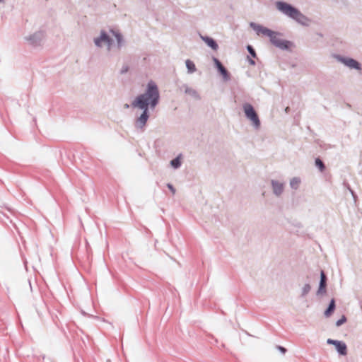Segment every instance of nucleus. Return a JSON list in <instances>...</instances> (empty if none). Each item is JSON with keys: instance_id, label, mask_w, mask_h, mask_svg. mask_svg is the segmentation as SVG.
Segmentation results:
<instances>
[{"instance_id": "393cba45", "label": "nucleus", "mask_w": 362, "mask_h": 362, "mask_svg": "<svg viewBox=\"0 0 362 362\" xmlns=\"http://www.w3.org/2000/svg\"><path fill=\"white\" fill-rule=\"evenodd\" d=\"M128 71V67L127 66H123L121 69V74H125L127 73Z\"/></svg>"}, {"instance_id": "39448f33", "label": "nucleus", "mask_w": 362, "mask_h": 362, "mask_svg": "<svg viewBox=\"0 0 362 362\" xmlns=\"http://www.w3.org/2000/svg\"><path fill=\"white\" fill-rule=\"evenodd\" d=\"M45 37V33L42 30H38L33 33H28L23 36L24 42L29 46L37 47L42 45Z\"/></svg>"}, {"instance_id": "aec40b11", "label": "nucleus", "mask_w": 362, "mask_h": 362, "mask_svg": "<svg viewBox=\"0 0 362 362\" xmlns=\"http://www.w3.org/2000/svg\"><path fill=\"white\" fill-rule=\"evenodd\" d=\"M247 49L252 57H256L255 51L251 45H247Z\"/></svg>"}, {"instance_id": "4be33fe9", "label": "nucleus", "mask_w": 362, "mask_h": 362, "mask_svg": "<svg viewBox=\"0 0 362 362\" xmlns=\"http://www.w3.org/2000/svg\"><path fill=\"white\" fill-rule=\"evenodd\" d=\"M167 187L171 191V192L174 194H175L176 192V190L174 188V187L171 185V184H168L167 185Z\"/></svg>"}, {"instance_id": "6ab92c4d", "label": "nucleus", "mask_w": 362, "mask_h": 362, "mask_svg": "<svg viewBox=\"0 0 362 362\" xmlns=\"http://www.w3.org/2000/svg\"><path fill=\"white\" fill-rule=\"evenodd\" d=\"M315 165L320 169L321 172L325 170V165L320 158H317L315 160Z\"/></svg>"}, {"instance_id": "f8f14e48", "label": "nucleus", "mask_w": 362, "mask_h": 362, "mask_svg": "<svg viewBox=\"0 0 362 362\" xmlns=\"http://www.w3.org/2000/svg\"><path fill=\"white\" fill-rule=\"evenodd\" d=\"M201 39L213 50L216 51L218 49V46L216 42L211 37L208 36H200Z\"/></svg>"}, {"instance_id": "c756f323", "label": "nucleus", "mask_w": 362, "mask_h": 362, "mask_svg": "<svg viewBox=\"0 0 362 362\" xmlns=\"http://www.w3.org/2000/svg\"><path fill=\"white\" fill-rule=\"evenodd\" d=\"M2 2H4V0H0V3H2Z\"/></svg>"}, {"instance_id": "9d476101", "label": "nucleus", "mask_w": 362, "mask_h": 362, "mask_svg": "<svg viewBox=\"0 0 362 362\" xmlns=\"http://www.w3.org/2000/svg\"><path fill=\"white\" fill-rule=\"evenodd\" d=\"M271 187L273 194L276 197H280L284 192L285 183L277 180H272Z\"/></svg>"}, {"instance_id": "bb28decb", "label": "nucleus", "mask_w": 362, "mask_h": 362, "mask_svg": "<svg viewBox=\"0 0 362 362\" xmlns=\"http://www.w3.org/2000/svg\"><path fill=\"white\" fill-rule=\"evenodd\" d=\"M279 350H280L282 353H284L285 349H284V348L280 347V348H279Z\"/></svg>"}, {"instance_id": "423d86ee", "label": "nucleus", "mask_w": 362, "mask_h": 362, "mask_svg": "<svg viewBox=\"0 0 362 362\" xmlns=\"http://www.w3.org/2000/svg\"><path fill=\"white\" fill-rule=\"evenodd\" d=\"M282 34L279 32L273 31L269 37L270 42L276 47L281 50H288L293 46L292 42L281 38Z\"/></svg>"}, {"instance_id": "20e7f679", "label": "nucleus", "mask_w": 362, "mask_h": 362, "mask_svg": "<svg viewBox=\"0 0 362 362\" xmlns=\"http://www.w3.org/2000/svg\"><path fill=\"white\" fill-rule=\"evenodd\" d=\"M243 110L245 117L250 122L252 128L255 130H259L261 127V122L253 106L248 103H245L243 105Z\"/></svg>"}, {"instance_id": "ddd939ff", "label": "nucleus", "mask_w": 362, "mask_h": 362, "mask_svg": "<svg viewBox=\"0 0 362 362\" xmlns=\"http://www.w3.org/2000/svg\"><path fill=\"white\" fill-rule=\"evenodd\" d=\"M184 88H185V93L186 94L189 95L193 99L197 100L201 99L199 93L195 89H194L187 85H185Z\"/></svg>"}, {"instance_id": "6e6552de", "label": "nucleus", "mask_w": 362, "mask_h": 362, "mask_svg": "<svg viewBox=\"0 0 362 362\" xmlns=\"http://www.w3.org/2000/svg\"><path fill=\"white\" fill-rule=\"evenodd\" d=\"M250 27L256 33L257 35H263L269 37L274 30L264 27L262 25L257 24L254 22L250 23Z\"/></svg>"}, {"instance_id": "4468645a", "label": "nucleus", "mask_w": 362, "mask_h": 362, "mask_svg": "<svg viewBox=\"0 0 362 362\" xmlns=\"http://www.w3.org/2000/svg\"><path fill=\"white\" fill-rule=\"evenodd\" d=\"M326 276L323 272H321L320 274V282L319 288L317 291V295H322L325 294L326 292Z\"/></svg>"}, {"instance_id": "7ed1b4c3", "label": "nucleus", "mask_w": 362, "mask_h": 362, "mask_svg": "<svg viewBox=\"0 0 362 362\" xmlns=\"http://www.w3.org/2000/svg\"><path fill=\"white\" fill-rule=\"evenodd\" d=\"M276 8L284 16L295 21L300 25L308 27L311 20L293 5L282 1L275 3Z\"/></svg>"}, {"instance_id": "0eeeda50", "label": "nucleus", "mask_w": 362, "mask_h": 362, "mask_svg": "<svg viewBox=\"0 0 362 362\" xmlns=\"http://www.w3.org/2000/svg\"><path fill=\"white\" fill-rule=\"evenodd\" d=\"M336 60L349 68V69H354L357 71H361L362 66L360 62L357 60L347 57H343L341 55H336L334 57Z\"/></svg>"}, {"instance_id": "9b49d317", "label": "nucleus", "mask_w": 362, "mask_h": 362, "mask_svg": "<svg viewBox=\"0 0 362 362\" xmlns=\"http://www.w3.org/2000/svg\"><path fill=\"white\" fill-rule=\"evenodd\" d=\"M213 62L214 65L217 68L218 71L220 72L221 75L223 77V79L225 81H228L230 80V75L227 69L223 66L221 62L216 57H213Z\"/></svg>"}, {"instance_id": "dca6fc26", "label": "nucleus", "mask_w": 362, "mask_h": 362, "mask_svg": "<svg viewBox=\"0 0 362 362\" xmlns=\"http://www.w3.org/2000/svg\"><path fill=\"white\" fill-rule=\"evenodd\" d=\"M300 183H301V180L300 177H293L290 180L289 185L291 189H298Z\"/></svg>"}, {"instance_id": "412c9836", "label": "nucleus", "mask_w": 362, "mask_h": 362, "mask_svg": "<svg viewBox=\"0 0 362 362\" xmlns=\"http://www.w3.org/2000/svg\"><path fill=\"white\" fill-rule=\"evenodd\" d=\"M346 319L344 316H342L339 320L337 321L336 325L339 327L346 322Z\"/></svg>"}, {"instance_id": "2eb2a0df", "label": "nucleus", "mask_w": 362, "mask_h": 362, "mask_svg": "<svg viewBox=\"0 0 362 362\" xmlns=\"http://www.w3.org/2000/svg\"><path fill=\"white\" fill-rule=\"evenodd\" d=\"M182 163V156L181 154L178 155L175 158L173 159L170 162V166L175 169H179Z\"/></svg>"}, {"instance_id": "c85d7f7f", "label": "nucleus", "mask_w": 362, "mask_h": 362, "mask_svg": "<svg viewBox=\"0 0 362 362\" xmlns=\"http://www.w3.org/2000/svg\"><path fill=\"white\" fill-rule=\"evenodd\" d=\"M288 109H289V107H287L285 109L286 112H288Z\"/></svg>"}, {"instance_id": "f257e3e1", "label": "nucleus", "mask_w": 362, "mask_h": 362, "mask_svg": "<svg viewBox=\"0 0 362 362\" xmlns=\"http://www.w3.org/2000/svg\"><path fill=\"white\" fill-rule=\"evenodd\" d=\"M160 100V92L158 85L153 80L148 81L145 91L139 95L132 101V107L142 110L139 116L136 118L135 127L139 129H144L149 118L148 109L153 110Z\"/></svg>"}, {"instance_id": "1a4fd4ad", "label": "nucleus", "mask_w": 362, "mask_h": 362, "mask_svg": "<svg viewBox=\"0 0 362 362\" xmlns=\"http://www.w3.org/2000/svg\"><path fill=\"white\" fill-rule=\"evenodd\" d=\"M327 342L329 344L333 345L339 354L341 356H346L347 354V346L344 342L330 339H327Z\"/></svg>"}, {"instance_id": "5701e85b", "label": "nucleus", "mask_w": 362, "mask_h": 362, "mask_svg": "<svg viewBox=\"0 0 362 362\" xmlns=\"http://www.w3.org/2000/svg\"><path fill=\"white\" fill-rule=\"evenodd\" d=\"M349 190L351 194L352 195L354 202H356L357 196L356 195L354 192L351 188L349 187Z\"/></svg>"}, {"instance_id": "cd10ccee", "label": "nucleus", "mask_w": 362, "mask_h": 362, "mask_svg": "<svg viewBox=\"0 0 362 362\" xmlns=\"http://www.w3.org/2000/svg\"><path fill=\"white\" fill-rule=\"evenodd\" d=\"M124 107H125V108H129V105L128 104H125V105H124Z\"/></svg>"}, {"instance_id": "a211bd4d", "label": "nucleus", "mask_w": 362, "mask_h": 362, "mask_svg": "<svg viewBox=\"0 0 362 362\" xmlns=\"http://www.w3.org/2000/svg\"><path fill=\"white\" fill-rule=\"evenodd\" d=\"M334 308H335V303H334V300L332 299L331 301H330V303H329V305L328 307V308L327 309V310L325 312V315L328 317L330 315V314L333 312V310H334Z\"/></svg>"}, {"instance_id": "f3484780", "label": "nucleus", "mask_w": 362, "mask_h": 362, "mask_svg": "<svg viewBox=\"0 0 362 362\" xmlns=\"http://www.w3.org/2000/svg\"><path fill=\"white\" fill-rule=\"evenodd\" d=\"M185 65L187 69V74H192L197 71L196 66L192 60L187 59L185 61Z\"/></svg>"}, {"instance_id": "b1692460", "label": "nucleus", "mask_w": 362, "mask_h": 362, "mask_svg": "<svg viewBox=\"0 0 362 362\" xmlns=\"http://www.w3.org/2000/svg\"><path fill=\"white\" fill-rule=\"evenodd\" d=\"M310 289V286L309 285H306L305 286V287L303 288V291H304V293H308Z\"/></svg>"}, {"instance_id": "f03ea898", "label": "nucleus", "mask_w": 362, "mask_h": 362, "mask_svg": "<svg viewBox=\"0 0 362 362\" xmlns=\"http://www.w3.org/2000/svg\"><path fill=\"white\" fill-rule=\"evenodd\" d=\"M93 41L97 48H105L108 52H111L114 47L120 49L126 42L122 33L115 28L101 30L99 34L94 37Z\"/></svg>"}, {"instance_id": "a878e982", "label": "nucleus", "mask_w": 362, "mask_h": 362, "mask_svg": "<svg viewBox=\"0 0 362 362\" xmlns=\"http://www.w3.org/2000/svg\"><path fill=\"white\" fill-rule=\"evenodd\" d=\"M249 63H250V64H252V65H254V64H255V61H254V60H252V59H250V60H249Z\"/></svg>"}]
</instances>
